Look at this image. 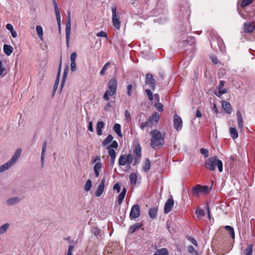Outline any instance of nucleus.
Listing matches in <instances>:
<instances>
[{"label": "nucleus", "mask_w": 255, "mask_h": 255, "mask_svg": "<svg viewBox=\"0 0 255 255\" xmlns=\"http://www.w3.org/2000/svg\"><path fill=\"white\" fill-rule=\"evenodd\" d=\"M237 117L239 128L242 129L243 128V120L241 112L240 111H237Z\"/></svg>", "instance_id": "obj_21"}, {"label": "nucleus", "mask_w": 255, "mask_h": 255, "mask_svg": "<svg viewBox=\"0 0 255 255\" xmlns=\"http://www.w3.org/2000/svg\"><path fill=\"white\" fill-rule=\"evenodd\" d=\"M130 182L131 185H135L137 180V174L134 173H132L129 175Z\"/></svg>", "instance_id": "obj_29"}, {"label": "nucleus", "mask_w": 255, "mask_h": 255, "mask_svg": "<svg viewBox=\"0 0 255 255\" xmlns=\"http://www.w3.org/2000/svg\"><path fill=\"white\" fill-rule=\"evenodd\" d=\"M71 70L72 72L76 70V62H71Z\"/></svg>", "instance_id": "obj_57"}, {"label": "nucleus", "mask_w": 255, "mask_h": 255, "mask_svg": "<svg viewBox=\"0 0 255 255\" xmlns=\"http://www.w3.org/2000/svg\"><path fill=\"white\" fill-rule=\"evenodd\" d=\"M253 253V245H250L244 251V255H252Z\"/></svg>", "instance_id": "obj_35"}, {"label": "nucleus", "mask_w": 255, "mask_h": 255, "mask_svg": "<svg viewBox=\"0 0 255 255\" xmlns=\"http://www.w3.org/2000/svg\"><path fill=\"white\" fill-rule=\"evenodd\" d=\"M157 209L156 208H152L149 209L148 215L151 218L154 219L157 216Z\"/></svg>", "instance_id": "obj_30"}, {"label": "nucleus", "mask_w": 255, "mask_h": 255, "mask_svg": "<svg viewBox=\"0 0 255 255\" xmlns=\"http://www.w3.org/2000/svg\"><path fill=\"white\" fill-rule=\"evenodd\" d=\"M254 0H243L241 3V6L245 7L250 4Z\"/></svg>", "instance_id": "obj_41"}, {"label": "nucleus", "mask_w": 255, "mask_h": 255, "mask_svg": "<svg viewBox=\"0 0 255 255\" xmlns=\"http://www.w3.org/2000/svg\"><path fill=\"white\" fill-rule=\"evenodd\" d=\"M229 130L231 136L233 139H236L238 137V133L235 128H230Z\"/></svg>", "instance_id": "obj_31"}, {"label": "nucleus", "mask_w": 255, "mask_h": 255, "mask_svg": "<svg viewBox=\"0 0 255 255\" xmlns=\"http://www.w3.org/2000/svg\"><path fill=\"white\" fill-rule=\"evenodd\" d=\"M127 189L125 187L123 188L122 192L118 196V202L119 205H121L124 199L126 194Z\"/></svg>", "instance_id": "obj_25"}, {"label": "nucleus", "mask_w": 255, "mask_h": 255, "mask_svg": "<svg viewBox=\"0 0 255 255\" xmlns=\"http://www.w3.org/2000/svg\"><path fill=\"white\" fill-rule=\"evenodd\" d=\"M219 92L218 94L215 93V94L218 97H220L221 95L228 92L227 89H219Z\"/></svg>", "instance_id": "obj_42"}, {"label": "nucleus", "mask_w": 255, "mask_h": 255, "mask_svg": "<svg viewBox=\"0 0 255 255\" xmlns=\"http://www.w3.org/2000/svg\"><path fill=\"white\" fill-rule=\"evenodd\" d=\"M113 189L115 190H117V192L119 193L120 191L121 190V185L119 183H117L115 184L113 187Z\"/></svg>", "instance_id": "obj_55"}, {"label": "nucleus", "mask_w": 255, "mask_h": 255, "mask_svg": "<svg viewBox=\"0 0 255 255\" xmlns=\"http://www.w3.org/2000/svg\"><path fill=\"white\" fill-rule=\"evenodd\" d=\"M151 136L150 146L156 149L162 147L164 142L165 133L158 130L153 129L150 131Z\"/></svg>", "instance_id": "obj_1"}, {"label": "nucleus", "mask_w": 255, "mask_h": 255, "mask_svg": "<svg viewBox=\"0 0 255 255\" xmlns=\"http://www.w3.org/2000/svg\"><path fill=\"white\" fill-rule=\"evenodd\" d=\"M47 148V142L44 141L42 144L41 155V167H43L44 164V159L45 156V152Z\"/></svg>", "instance_id": "obj_18"}, {"label": "nucleus", "mask_w": 255, "mask_h": 255, "mask_svg": "<svg viewBox=\"0 0 255 255\" xmlns=\"http://www.w3.org/2000/svg\"><path fill=\"white\" fill-rule=\"evenodd\" d=\"M141 226V223H136L129 227L128 232L130 234H133L137 229L140 228Z\"/></svg>", "instance_id": "obj_24"}, {"label": "nucleus", "mask_w": 255, "mask_h": 255, "mask_svg": "<svg viewBox=\"0 0 255 255\" xmlns=\"http://www.w3.org/2000/svg\"><path fill=\"white\" fill-rule=\"evenodd\" d=\"M211 187L207 186H201L197 185L192 188V194L194 196H198L200 193H208L211 190Z\"/></svg>", "instance_id": "obj_6"}, {"label": "nucleus", "mask_w": 255, "mask_h": 255, "mask_svg": "<svg viewBox=\"0 0 255 255\" xmlns=\"http://www.w3.org/2000/svg\"><path fill=\"white\" fill-rule=\"evenodd\" d=\"M106 179L103 178L102 179L100 183L98 186L97 189L95 193V196L97 197H100L104 192L105 189Z\"/></svg>", "instance_id": "obj_15"}, {"label": "nucleus", "mask_w": 255, "mask_h": 255, "mask_svg": "<svg viewBox=\"0 0 255 255\" xmlns=\"http://www.w3.org/2000/svg\"><path fill=\"white\" fill-rule=\"evenodd\" d=\"M105 124L103 121L98 122L97 124L96 130L98 135H100L102 134V129L104 128Z\"/></svg>", "instance_id": "obj_22"}, {"label": "nucleus", "mask_w": 255, "mask_h": 255, "mask_svg": "<svg viewBox=\"0 0 255 255\" xmlns=\"http://www.w3.org/2000/svg\"><path fill=\"white\" fill-rule=\"evenodd\" d=\"M146 94L148 97V99L150 101H152L153 100V95L150 89H146L145 90Z\"/></svg>", "instance_id": "obj_47"}, {"label": "nucleus", "mask_w": 255, "mask_h": 255, "mask_svg": "<svg viewBox=\"0 0 255 255\" xmlns=\"http://www.w3.org/2000/svg\"><path fill=\"white\" fill-rule=\"evenodd\" d=\"M6 28L7 30H9L10 31H12V30H13V26L9 23H8L6 25Z\"/></svg>", "instance_id": "obj_63"}, {"label": "nucleus", "mask_w": 255, "mask_h": 255, "mask_svg": "<svg viewBox=\"0 0 255 255\" xmlns=\"http://www.w3.org/2000/svg\"><path fill=\"white\" fill-rule=\"evenodd\" d=\"M216 165L217 166L220 172L223 171L222 161L218 159L217 157L214 156L207 159L205 162V166L209 170L214 171L216 169Z\"/></svg>", "instance_id": "obj_2"}, {"label": "nucleus", "mask_w": 255, "mask_h": 255, "mask_svg": "<svg viewBox=\"0 0 255 255\" xmlns=\"http://www.w3.org/2000/svg\"><path fill=\"white\" fill-rule=\"evenodd\" d=\"M110 65V63L109 62H107L105 64V65L103 66V68L102 69V70L100 71V75L101 76H103L105 74L106 70L108 69V68Z\"/></svg>", "instance_id": "obj_39"}, {"label": "nucleus", "mask_w": 255, "mask_h": 255, "mask_svg": "<svg viewBox=\"0 0 255 255\" xmlns=\"http://www.w3.org/2000/svg\"><path fill=\"white\" fill-rule=\"evenodd\" d=\"M92 233L96 237H98L101 236V232L99 228L97 227H93L92 229Z\"/></svg>", "instance_id": "obj_37"}, {"label": "nucleus", "mask_w": 255, "mask_h": 255, "mask_svg": "<svg viewBox=\"0 0 255 255\" xmlns=\"http://www.w3.org/2000/svg\"><path fill=\"white\" fill-rule=\"evenodd\" d=\"M9 223H5L0 227V235L5 233L9 227Z\"/></svg>", "instance_id": "obj_32"}, {"label": "nucleus", "mask_w": 255, "mask_h": 255, "mask_svg": "<svg viewBox=\"0 0 255 255\" xmlns=\"http://www.w3.org/2000/svg\"><path fill=\"white\" fill-rule=\"evenodd\" d=\"M200 152L202 154L204 155L205 157H207L208 156L209 151L208 149L202 148L200 149Z\"/></svg>", "instance_id": "obj_51"}, {"label": "nucleus", "mask_w": 255, "mask_h": 255, "mask_svg": "<svg viewBox=\"0 0 255 255\" xmlns=\"http://www.w3.org/2000/svg\"><path fill=\"white\" fill-rule=\"evenodd\" d=\"M88 129L91 131V132H93V123H92V122L90 121L89 123V124H88Z\"/></svg>", "instance_id": "obj_62"}, {"label": "nucleus", "mask_w": 255, "mask_h": 255, "mask_svg": "<svg viewBox=\"0 0 255 255\" xmlns=\"http://www.w3.org/2000/svg\"><path fill=\"white\" fill-rule=\"evenodd\" d=\"M21 149L17 148L9 161L0 166V172H3L11 167L17 160L21 153Z\"/></svg>", "instance_id": "obj_4"}, {"label": "nucleus", "mask_w": 255, "mask_h": 255, "mask_svg": "<svg viewBox=\"0 0 255 255\" xmlns=\"http://www.w3.org/2000/svg\"><path fill=\"white\" fill-rule=\"evenodd\" d=\"M61 66H62V59L61 58L60 62L59 65V67H58V71L57 72L55 83L54 84V87H53V95L55 94V93L57 90V88L58 87V84H59Z\"/></svg>", "instance_id": "obj_17"}, {"label": "nucleus", "mask_w": 255, "mask_h": 255, "mask_svg": "<svg viewBox=\"0 0 255 255\" xmlns=\"http://www.w3.org/2000/svg\"><path fill=\"white\" fill-rule=\"evenodd\" d=\"M108 150L109 154L111 158H116V153L115 150L112 148H107Z\"/></svg>", "instance_id": "obj_43"}, {"label": "nucleus", "mask_w": 255, "mask_h": 255, "mask_svg": "<svg viewBox=\"0 0 255 255\" xmlns=\"http://www.w3.org/2000/svg\"><path fill=\"white\" fill-rule=\"evenodd\" d=\"M118 142L116 140H114V141H112V143L110 145L107 146L106 148H116L118 147Z\"/></svg>", "instance_id": "obj_46"}, {"label": "nucleus", "mask_w": 255, "mask_h": 255, "mask_svg": "<svg viewBox=\"0 0 255 255\" xmlns=\"http://www.w3.org/2000/svg\"><path fill=\"white\" fill-rule=\"evenodd\" d=\"M133 160V157L131 154L122 155L119 159V164L121 166L130 164Z\"/></svg>", "instance_id": "obj_7"}, {"label": "nucleus", "mask_w": 255, "mask_h": 255, "mask_svg": "<svg viewBox=\"0 0 255 255\" xmlns=\"http://www.w3.org/2000/svg\"><path fill=\"white\" fill-rule=\"evenodd\" d=\"M188 251L189 253H190L191 254H194V253L197 254V251H196L195 250L194 247L192 246H188Z\"/></svg>", "instance_id": "obj_56"}, {"label": "nucleus", "mask_w": 255, "mask_h": 255, "mask_svg": "<svg viewBox=\"0 0 255 255\" xmlns=\"http://www.w3.org/2000/svg\"><path fill=\"white\" fill-rule=\"evenodd\" d=\"M22 199L18 197H14L8 199L6 202L8 206H11L18 203Z\"/></svg>", "instance_id": "obj_19"}, {"label": "nucleus", "mask_w": 255, "mask_h": 255, "mask_svg": "<svg viewBox=\"0 0 255 255\" xmlns=\"http://www.w3.org/2000/svg\"><path fill=\"white\" fill-rule=\"evenodd\" d=\"M255 30V22H245L244 24V31L250 33Z\"/></svg>", "instance_id": "obj_14"}, {"label": "nucleus", "mask_w": 255, "mask_h": 255, "mask_svg": "<svg viewBox=\"0 0 255 255\" xmlns=\"http://www.w3.org/2000/svg\"><path fill=\"white\" fill-rule=\"evenodd\" d=\"M145 84L148 85L151 89L154 91L155 89V81L153 75L150 73H147L146 75Z\"/></svg>", "instance_id": "obj_12"}, {"label": "nucleus", "mask_w": 255, "mask_h": 255, "mask_svg": "<svg viewBox=\"0 0 255 255\" xmlns=\"http://www.w3.org/2000/svg\"><path fill=\"white\" fill-rule=\"evenodd\" d=\"M225 228L231 238L234 239L235 238V232L233 228L230 226H226Z\"/></svg>", "instance_id": "obj_28"}, {"label": "nucleus", "mask_w": 255, "mask_h": 255, "mask_svg": "<svg viewBox=\"0 0 255 255\" xmlns=\"http://www.w3.org/2000/svg\"><path fill=\"white\" fill-rule=\"evenodd\" d=\"M151 167L150 161L148 159H146L145 164L143 166V170L144 172H147L149 171Z\"/></svg>", "instance_id": "obj_33"}, {"label": "nucleus", "mask_w": 255, "mask_h": 255, "mask_svg": "<svg viewBox=\"0 0 255 255\" xmlns=\"http://www.w3.org/2000/svg\"><path fill=\"white\" fill-rule=\"evenodd\" d=\"M222 107L228 114H231L232 112V107L230 103L228 102L223 101Z\"/></svg>", "instance_id": "obj_20"}, {"label": "nucleus", "mask_w": 255, "mask_h": 255, "mask_svg": "<svg viewBox=\"0 0 255 255\" xmlns=\"http://www.w3.org/2000/svg\"><path fill=\"white\" fill-rule=\"evenodd\" d=\"M159 120V114L156 112H154L150 117L148 120L145 122L141 123L140 128L142 130H144L146 127L151 128L153 126H156Z\"/></svg>", "instance_id": "obj_5"}, {"label": "nucleus", "mask_w": 255, "mask_h": 255, "mask_svg": "<svg viewBox=\"0 0 255 255\" xmlns=\"http://www.w3.org/2000/svg\"><path fill=\"white\" fill-rule=\"evenodd\" d=\"M102 167V163L101 162H97L95 163L94 167V171H99Z\"/></svg>", "instance_id": "obj_40"}, {"label": "nucleus", "mask_w": 255, "mask_h": 255, "mask_svg": "<svg viewBox=\"0 0 255 255\" xmlns=\"http://www.w3.org/2000/svg\"><path fill=\"white\" fill-rule=\"evenodd\" d=\"M112 22L113 25L117 29H120L121 27V21L119 17L117 14V9L116 5L112 7Z\"/></svg>", "instance_id": "obj_8"}, {"label": "nucleus", "mask_w": 255, "mask_h": 255, "mask_svg": "<svg viewBox=\"0 0 255 255\" xmlns=\"http://www.w3.org/2000/svg\"><path fill=\"white\" fill-rule=\"evenodd\" d=\"M133 153L136 155V157L134 159V162L132 164L133 166H135L139 162L141 157V147L139 143H138L135 145L133 149Z\"/></svg>", "instance_id": "obj_9"}, {"label": "nucleus", "mask_w": 255, "mask_h": 255, "mask_svg": "<svg viewBox=\"0 0 255 255\" xmlns=\"http://www.w3.org/2000/svg\"><path fill=\"white\" fill-rule=\"evenodd\" d=\"M108 90L106 91L103 96V98L106 101L110 99V96H112L116 94L117 88V81L116 78H112L109 81Z\"/></svg>", "instance_id": "obj_3"}, {"label": "nucleus", "mask_w": 255, "mask_h": 255, "mask_svg": "<svg viewBox=\"0 0 255 255\" xmlns=\"http://www.w3.org/2000/svg\"><path fill=\"white\" fill-rule=\"evenodd\" d=\"M125 116L127 121H131V114H130V112L128 110H126L125 111Z\"/></svg>", "instance_id": "obj_49"}, {"label": "nucleus", "mask_w": 255, "mask_h": 255, "mask_svg": "<svg viewBox=\"0 0 255 255\" xmlns=\"http://www.w3.org/2000/svg\"><path fill=\"white\" fill-rule=\"evenodd\" d=\"M188 239L191 242V243L193 245H194L195 246L197 245V243L196 240L194 238H193L192 237H189Z\"/></svg>", "instance_id": "obj_64"}, {"label": "nucleus", "mask_w": 255, "mask_h": 255, "mask_svg": "<svg viewBox=\"0 0 255 255\" xmlns=\"http://www.w3.org/2000/svg\"><path fill=\"white\" fill-rule=\"evenodd\" d=\"M36 31L39 39L42 41L43 40V31L42 26L40 25L36 26Z\"/></svg>", "instance_id": "obj_26"}, {"label": "nucleus", "mask_w": 255, "mask_h": 255, "mask_svg": "<svg viewBox=\"0 0 255 255\" xmlns=\"http://www.w3.org/2000/svg\"><path fill=\"white\" fill-rule=\"evenodd\" d=\"M100 160V157L99 156H96L95 157H93L92 159V161L93 163L97 162V161H99Z\"/></svg>", "instance_id": "obj_61"}, {"label": "nucleus", "mask_w": 255, "mask_h": 255, "mask_svg": "<svg viewBox=\"0 0 255 255\" xmlns=\"http://www.w3.org/2000/svg\"><path fill=\"white\" fill-rule=\"evenodd\" d=\"M174 127L177 131H179L182 128V121L181 118L177 115L175 114L173 117Z\"/></svg>", "instance_id": "obj_13"}, {"label": "nucleus", "mask_w": 255, "mask_h": 255, "mask_svg": "<svg viewBox=\"0 0 255 255\" xmlns=\"http://www.w3.org/2000/svg\"><path fill=\"white\" fill-rule=\"evenodd\" d=\"M3 51L6 55L9 56L13 51V48L11 45L5 44L3 45Z\"/></svg>", "instance_id": "obj_23"}, {"label": "nucleus", "mask_w": 255, "mask_h": 255, "mask_svg": "<svg viewBox=\"0 0 255 255\" xmlns=\"http://www.w3.org/2000/svg\"><path fill=\"white\" fill-rule=\"evenodd\" d=\"M92 187V181L90 179H88L84 186V190L86 191H89Z\"/></svg>", "instance_id": "obj_36"}, {"label": "nucleus", "mask_w": 255, "mask_h": 255, "mask_svg": "<svg viewBox=\"0 0 255 255\" xmlns=\"http://www.w3.org/2000/svg\"><path fill=\"white\" fill-rule=\"evenodd\" d=\"M195 38L194 37H190L188 38V39L186 41L187 42H190L191 44L195 43Z\"/></svg>", "instance_id": "obj_60"}, {"label": "nucleus", "mask_w": 255, "mask_h": 255, "mask_svg": "<svg viewBox=\"0 0 255 255\" xmlns=\"http://www.w3.org/2000/svg\"><path fill=\"white\" fill-rule=\"evenodd\" d=\"M195 214L197 216L201 217L205 215V212L203 210L197 209L195 211Z\"/></svg>", "instance_id": "obj_48"}, {"label": "nucleus", "mask_w": 255, "mask_h": 255, "mask_svg": "<svg viewBox=\"0 0 255 255\" xmlns=\"http://www.w3.org/2000/svg\"><path fill=\"white\" fill-rule=\"evenodd\" d=\"M74 247V245H70L68 247V250L66 255H72V250Z\"/></svg>", "instance_id": "obj_53"}, {"label": "nucleus", "mask_w": 255, "mask_h": 255, "mask_svg": "<svg viewBox=\"0 0 255 255\" xmlns=\"http://www.w3.org/2000/svg\"><path fill=\"white\" fill-rule=\"evenodd\" d=\"M113 137L111 134H109L108 136L102 142V144L104 146L107 145L108 144L112 141Z\"/></svg>", "instance_id": "obj_34"}, {"label": "nucleus", "mask_w": 255, "mask_h": 255, "mask_svg": "<svg viewBox=\"0 0 255 255\" xmlns=\"http://www.w3.org/2000/svg\"><path fill=\"white\" fill-rule=\"evenodd\" d=\"M155 107L159 112L163 111V105L161 103H159V102L155 105Z\"/></svg>", "instance_id": "obj_50"}, {"label": "nucleus", "mask_w": 255, "mask_h": 255, "mask_svg": "<svg viewBox=\"0 0 255 255\" xmlns=\"http://www.w3.org/2000/svg\"><path fill=\"white\" fill-rule=\"evenodd\" d=\"M77 53L76 52H73L71 54L70 61L71 62H75L77 58Z\"/></svg>", "instance_id": "obj_52"}, {"label": "nucleus", "mask_w": 255, "mask_h": 255, "mask_svg": "<svg viewBox=\"0 0 255 255\" xmlns=\"http://www.w3.org/2000/svg\"><path fill=\"white\" fill-rule=\"evenodd\" d=\"M140 216V209L138 204L133 205L129 213V217L130 219H136Z\"/></svg>", "instance_id": "obj_11"}, {"label": "nucleus", "mask_w": 255, "mask_h": 255, "mask_svg": "<svg viewBox=\"0 0 255 255\" xmlns=\"http://www.w3.org/2000/svg\"><path fill=\"white\" fill-rule=\"evenodd\" d=\"M53 3L54 7L55 12H59V10L58 8V4L56 1V0H53Z\"/></svg>", "instance_id": "obj_59"}, {"label": "nucleus", "mask_w": 255, "mask_h": 255, "mask_svg": "<svg viewBox=\"0 0 255 255\" xmlns=\"http://www.w3.org/2000/svg\"><path fill=\"white\" fill-rule=\"evenodd\" d=\"M70 12L68 11L67 17V21L66 25V39L67 45L68 46L69 41L71 33V18H70Z\"/></svg>", "instance_id": "obj_10"}, {"label": "nucleus", "mask_w": 255, "mask_h": 255, "mask_svg": "<svg viewBox=\"0 0 255 255\" xmlns=\"http://www.w3.org/2000/svg\"><path fill=\"white\" fill-rule=\"evenodd\" d=\"M139 123H143L142 122L146 119V115L143 113H140L137 117Z\"/></svg>", "instance_id": "obj_38"}, {"label": "nucleus", "mask_w": 255, "mask_h": 255, "mask_svg": "<svg viewBox=\"0 0 255 255\" xmlns=\"http://www.w3.org/2000/svg\"><path fill=\"white\" fill-rule=\"evenodd\" d=\"M174 205V200L171 198L168 199L165 202L164 207V212L165 214L168 213L171 211Z\"/></svg>", "instance_id": "obj_16"}, {"label": "nucleus", "mask_w": 255, "mask_h": 255, "mask_svg": "<svg viewBox=\"0 0 255 255\" xmlns=\"http://www.w3.org/2000/svg\"><path fill=\"white\" fill-rule=\"evenodd\" d=\"M157 251L160 255H168L169 254L168 251L166 248H162Z\"/></svg>", "instance_id": "obj_45"}, {"label": "nucleus", "mask_w": 255, "mask_h": 255, "mask_svg": "<svg viewBox=\"0 0 255 255\" xmlns=\"http://www.w3.org/2000/svg\"><path fill=\"white\" fill-rule=\"evenodd\" d=\"M114 130L115 132L120 137H122L121 132V126L119 124H116L114 126Z\"/></svg>", "instance_id": "obj_27"}, {"label": "nucleus", "mask_w": 255, "mask_h": 255, "mask_svg": "<svg viewBox=\"0 0 255 255\" xmlns=\"http://www.w3.org/2000/svg\"><path fill=\"white\" fill-rule=\"evenodd\" d=\"M98 37H103L107 38V34L105 31H102L98 33L97 34Z\"/></svg>", "instance_id": "obj_54"}, {"label": "nucleus", "mask_w": 255, "mask_h": 255, "mask_svg": "<svg viewBox=\"0 0 255 255\" xmlns=\"http://www.w3.org/2000/svg\"><path fill=\"white\" fill-rule=\"evenodd\" d=\"M132 87V85H128L127 86V89H128L127 94H128V96H131V91Z\"/></svg>", "instance_id": "obj_58"}, {"label": "nucleus", "mask_w": 255, "mask_h": 255, "mask_svg": "<svg viewBox=\"0 0 255 255\" xmlns=\"http://www.w3.org/2000/svg\"><path fill=\"white\" fill-rule=\"evenodd\" d=\"M56 17L57 21V23L58 25V27L59 29V30H60V26H61V19H60V11L55 12Z\"/></svg>", "instance_id": "obj_44"}]
</instances>
